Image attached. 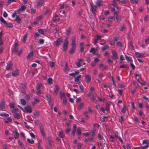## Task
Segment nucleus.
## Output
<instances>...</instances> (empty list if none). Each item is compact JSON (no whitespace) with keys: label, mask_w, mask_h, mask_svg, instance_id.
Here are the masks:
<instances>
[{"label":"nucleus","mask_w":149,"mask_h":149,"mask_svg":"<svg viewBox=\"0 0 149 149\" xmlns=\"http://www.w3.org/2000/svg\"><path fill=\"white\" fill-rule=\"evenodd\" d=\"M111 52L112 54V56L114 58L113 59H116L118 58L117 54L115 51L114 50H112Z\"/></svg>","instance_id":"2eb2a0df"},{"label":"nucleus","mask_w":149,"mask_h":149,"mask_svg":"<svg viewBox=\"0 0 149 149\" xmlns=\"http://www.w3.org/2000/svg\"><path fill=\"white\" fill-rule=\"evenodd\" d=\"M135 55L136 57H143L144 56L145 54L138 52L135 53Z\"/></svg>","instance_id":"9b49d317"},{"label":"nucleus","mask_w":149,"mask_h":149,"mask_svg":"<svg viewBox=\"0 0 149 149\" xmlns=\"http://www.w3.org/2000/svg\"><path fill=\"white\" fill-rule=\"evenodd\" d=\"M40 132L42 136L45 137V135L43 127L42 126H40Z\"/></svg>","instance_id":"dca6fc26"},{"label":"nucleus","mask_w":149,"mask_h":149,"mask_svg":"<svg viewBox=\"0 0 149 149\" xmlns=\"http://www.w3.org/2000/svg\"><path fill=\"white\" fill-rule=\"evenodd\" d=\"M59 90V88L58 85H56L55 86V89L54 90V92L57 94Z\"/></svg>","instance_id":"a878e982"},{"label":"nucleus","mask_w":149,"mask_h":149,"mask_svg":"<svg viewBox=\"0 0 149 149\" xmlns=\"http://www.w3.org/2000/svg\"><path fill=\"white\" fill-rule=\"evenodd\" d=\"M116 45L117 46H119L120 47H122V44L121 42H117L116 43Z\"/></svg>","instance_id":"4d7b16f0"},{"label":"nucleus","mask_w":149,"mask_h":149,"mask_svg":"<svg viewBox=\"0 0 149 149\" xmlns=\"http://www.w3.org/2000/svg\"><path fill=\"white\" fill-rule=\"evenodd\" d=\"M75 48L76 47H72V48H71L70 51V53L71 54H72L74 52L75 49Z\"/></svg>","instance_id":"4c0bfd02"},{"label":"nucleus","mask_w":149,"mask_h":149,"mask_svg":"<svg viewBox=\"0 0 149 149\" xmlns=\"http://www.w3.org/2000/svg\"><path fill=\"white\" fill-rule=\"evenodd\" d=\"M14 117L17 119H19L20 118V116L19 114L18 113H16L14 115Z\"/></svg>","instance_id":"c9c22d12"},{"label":"nucleus","mask_w":149,"mask_h":149,"mask_svg":"<svg viewBox=\"0 0 149 149\" xmlns=\"http://www.w3.org/2000/svg\"><path fill=\"white\" fill-rule=\"evenodd\" d=\"M33 55V51L32 50L31 52L29 53L27 56L26 58L27 60H29L31 57H32Z\"/></svg>","instance_id":"412c9836"},{"label":"nucleus","mask_w":149,"mask_h":149,"mask_svg":"<svg viewBox=\"0 0 149 149\" xmlns=\"http://www.w3.org/2000/svg\"><path fill=\"white\" fill-rule=\"evenodd\" d=\"M96 51V50L94 47H92L89 51L90 52L92 53L93 54H95Z\"/></svg>","instance_id":"c756f323"},{"label":"nucleus","mask_w":149,"mask_h":149,"mask_svg":"<svg viewBox=\"0 0 149 149\" xmlns=\"http://www.w3.org/2000/svg\"><path fill=\"white\" fill-rule=\"evenodd\" d=\"M20 102L23 105H25L26 104V102L25 100L24 99H21L20 100Z\"/></svg>","instance_id":"2f4dec72"},{"label":"nucleus","mask_w":149,"mask_h":149,"mask_svg":"<svg viewBox=\"0 0 149 149\" xmlns=\"http://www.w3.org/2000/svg\"><path fill=\"white\" fill-rule=\"evenodd\" d=\"M108 63L109 64H112L113 63V61L110 59L109 58L107 59Z\"/></svg>","instance_id":"3c124183"},{"label":"nucleus","mask_w":149,"mask_h":149,"mask_svg":"<svg viewBox=\"0 0 149 149\" xmlns=\"http://www.w3.org/2000/svg\"><path fill=\"white\" fill-rule=\"evenodd\" d=\"M49 64L50 67L52 68H53L54 66V63L53 62H49Z\"/></svg>","instance_id":"de8ad7c7"},{"label":"nucleus","mask_w":149,"mask_h":149,"mask_svg":"<svg viewBox=\"0 0 149 149\" xmlns=\"http://www.w3.org/2000/svg\"><path fill=\"white\" fill-rule=\"evenodd\" d=\"M16 2V1L15 0H8L7 2V3L8 5H9L12 2Z\"/></svg>","instance_id":"a18cd8bd"},{"label":"nucleus","mask_w":149,"mask_h":149,"mask_svg":"<svg viewBox=\"0 0 149 149\" xmlns=\"http://www.w3.org/2000/svg\"><path fill=\"white\" fill-rule=\"evenodd\" d=\"M81 143H77V148L78 149H80L81 148Z\"/></svg>","instance_id":"13d9d810"},{"label":"nucleus","mask_w":149,"mask_h":149,"mask_svg":"<svg viewBox=\"0 0 149 149\" xmlns=\"http://www.w3.org/2000/svg\"><path fill=\"white\" fill-rule=\"evenodd\" d=\"M0 20L1 22L3 23V24H6V22L2 17H0Z\"/></svg>","instance_id":"a19ab883"},{"label":"nucleus","mask_w":149,"mask_h":149,"mask_svg":"<svg viewBox=\"0 0 149 149\" xmlns=\"http://www.w3.org/2000/svg\"><path fill=\"white\" fill-rule=\"evenodd\" d=\"M114 18L113 17H109L108 18V20L109 22H111Z\"/></svg>","instance_id":"8fccbe9b"},{"label":"nucleus","mask_w":149,"mask_h":149,"mask_svg":"<svg viewBox=\"0 0 149 149\" xmlns=\"http://www.w3.org/2000/svg\"><path fill=\"white\" fill-rule=\"evenodd\" d=\"M90 10L93 14L95 15L96 14L97 6L95 5L93 3H90Z\"/></svg>","instance_id":"f257e3e1"},{"label":"nucleus","mask_w":149,"mask_h":149,"mask_svg":"<svg viewBox=\"0 0 149 149\" xmlns=\"http://www.w3.org/2000/svg\"><path fill=\"white\" fill-rule=\"evenodd\" d=\"M27 140L29 143L31 144L33 143L34 142V141L32 139H27Z\"/></svg>","instance_id":"79ce46f5"},{"label":"nucleus","mask_w":149,"mask_h":149,"mask_svg":"<svg viewBox=\"0 0 149 149\" xmlns=\"http://www.w3.org/2000/svg\"><path fill=\"white\" fill-rule=\"evenodd\" d=\"M0 111H4L5 109V102L4 101L1 102L0 104Z\"/></svg>","instance_id":"4468645a"},{"label":"nucleus","mask_w":149,"mask_h":149,"mask_svg":"<svg viewBox=\"0 0 149 149\" xmlns=\"http://www.w3.org/2000/svg\"><path fill=\"white\" fill-rule=\"evenodd\" d=\"M96 4L99 7L103 5V1L101 0H98L95 2Z\"/></svg>","instance_id":"1a4fd4ad"},{"label":"nucleus","mask_w":149,"mask_h":149,"mask_svg":"<svg viewBox=\"0 0 149 149\" xmlns=\"http://www.w3.org/2000/svg\"><path fill=\"white\" fill-rule=\"evenodd\" d=\"M76 38L75 37H72V47H76L75 45Z\"/></svg>","instance_id":"f3484780"},{"label":"nucleus","mask_w":149,"mask_h":149,"mask_svg":"<svg viewBox=\"0 0 149 149\" xmlns=\"http://www.w3.org/2000/svg\"><path fill=\"white\" fill-rule=\"evenodd\" d=\"M93 138H90L86 139L85 140V141L87 142L88 141H93Z\"/></svg>","instance_id":"49530a36"},{"label":"nucleus","mask_w":149,"mask_h":149,"mask_svg":"<svg viewBox=\"0 0 149 149\" xmlns=\"http://www.w3.org/2000/svg\"><path fill=\"white\" fill-rule=\"evenodd\" d=\"M71 28L69 27L66 31V35H69L70 34V33L71 31Z\"/></svg>","instance_id":"72a5a7b5"},{"label":"nucleus","mask_w":149,"mask_h":149,"mask_svg":"<svg viewBox=\"0 0 149 149\" xmlns=\"http://www.w3.org/2000/svg\"><path fill=\"white\" fill-rule=\"evenodd\" d=\"M69 70L68 67V64L67 63H65V67L64 69V71L65 72L67 73Z\"/></svg>","instance_id":"b1692460"},{"label":"nucleus","mask_w":149,"mask_h":149,"mask_svg":"<svg viewBox=\"0 0 149 149\" xmlns=\"http://www.w3.org/2000/svg\"><path fill=\"white\" fill-rule=\"evenodd\" d=\"M126 58L127 61L130 63L132 62V58L130 56H126Z\"/></svg>","instance_id":"bb28decb"},{"label":"nucleus","mask_w":149,"mask_h":149,"mask_svg":"<svg viewBox=\"0 0 149 149\" xmlns=\"http://www.w3.org/2000/svg\"><path fill=\"white\" fill-rule=\"evenodd\" d=\"M13 63L11 62H10L7 65V66L6 68V70H9L12 67L13 65Z\"/></svg>","instance_id":"ddd939ff"},{"label":"nucleus","mask_w":149,"mask_h":149,"mask_svg":"<svg viewBox=\"0 0 149 149\" xmlns=\"http://www.w3.org/2000/svg\"><path fill=\"white\" fill-rule=\"evenodd\" d=\"M0 116L2 117H8L9 115L8 114L5 113H0Z\"/></svg>","instance_id":"7c9ffc66"},{"label":"nucleus","mask_w":149,"mask_h":149,"mask_svg":"<svg viewBox=\"0 0 149 149\" xmlns=\"http://www.w3.org/2000/svg\"><path fill=\"white\" fill-rule=\"evenodd\" d=\"M81 77V75H79L76 76L74 79L75 82H76L77 84L80 83V82L79 81V79Z\"/></svg>","instance_id":"6e6552de"},{"label":"nucleus","mask_w":149,"mask_h":149,"mask_svg":"<svg viewBox=\"0 0 149 149\" xmlns=\"http://www.w3.org/2000/svg\"><path fill=\"white\" fill-rule=\"evenodd\" d=\"M145 42L146 43H147L148 42V44L149 43V36H148V37L146 38L145 39Z\"/></svg>","instance_id":"774afa93"},{"label":"nucleus","mask_w":149,"mask_h":149,"mask_svg":"<svg viewBox=\"0 0 149 149\" xmlns=\"http://www.w3.org/2000/svg\"><path fill=\"white\" fill-rule=\"evenodd\" d=\"M44 2V0H39L37 3V6L38 7H40L42 6Z\"/></svg>","instance_id":"a211bd4d"},{"label":"nucleus","mask_w":149,"mask_h":149,"mask_svg":"<svg viewBox=\"0 0 149 149\" xmlns=\"http://www.w3.org/2000/svg\"><path fill=\"white\" fill-rule=\"evenodd\" d=\"M18 43L17 42L15 43L13 45V52L14 53H15L18 51Z\"/></svg>","instance_id":"20e7f679"},{"label":"nucleus","mask_w":149,"mask_h":149,"mask_svg":"<svg viewBox=\"0 0 149 149\" xmlns=\"http://www.w3.org/2000/svg\"><path fill=\"white\" fill-rule=\"evenodd\" d=\"M38 32L41 34H43L44 33V31L42 29H40L38 30Z\"/></svg>","instance_id":"37998d69"},{"label":"nucleus","mask_w":149,"mask_h":149,"mask_svg":"<svg viewBox=\"0 0 149 149\" xmlns=\"http://www.w3.org/2000/svg\"><path fill=\"white\" fill-rule=\"evenodd\" d=\"M44 42V40L43 39H41L39 40V43L40 44H43Z\"/></svg>","instance_id":"bf43d9fd"},{"label":"nucleus","mask_w":149,"mask_h":149,"mask_svg":"<svg viewBox=\"0 0 149 149\" xmlns=\"http://www.w3.org/2000/svg\"><path fill=\"white\" fill-rule=\"evenodd\" d=\"M19 73V70L17 69L14 71L12 72V75L13 77H16L18 75Z\"/></svg>","instance_id":"9d476101"},{"label":"nucleus","mask_w":149,"mask_h":149,"mask_svg":"<svg viewBox=\"0 0 149 149\" xmlns=\"http://www.w3.org/2000/svg\"><path fill=\"white\" fill-rule=\"evenodd\" d=\"M85 79L86 80V82H89L91 80V76L88 74L86 75L85 76Z\"/></svg>","instance_id":"0eeeda50"},{"label":"nucleus","mask_w":149,"mask_h":149,"mask_svg":"<svg viewBox=\"0 0 149 149\" xmlns=\"http://www.w3.org/2000/svg\"><path fill=\"white\" fill-rule=\"evenodd\" d=\"M26 7L23 6V5H22L21 6V7L19 9L17 10V11H21L22 12L23 11H24L25 9H26Z\"/></svg>","instance_id":"c85d7f7f"},{"label":"nucleus","mask_w":149,"mask_h":149,"mask_svg":"<svg viewBox=\"0 0 149 149\" xmlns=\"http://www.w3.org/2000/svg\"><path fill=\"white\" fill-rule=\"evenodd\" d=\"M63 40L62 38H58L55 42V45L56 46H58L61 43H62Z\"/></svg>","instance_id":"423d86ee"},{"label":"nucleus","mask_w":149,"mask_h":149,"mask_svg":"<svg viewBox=\"0 0 149 149\" xmlns=\"http://www.w3.org/2000/svg\"><path fill=\"white\" fill-rule=\"evenodd\" d=\"M17 14L16 11H15L12 14V17L14 18L15 17V15Z\"/></svg>","instance_id":"e2e57ef3"},{"label":"nucleus","mask_w":149,"mask_h":149,"mask_svg":"<svg viewBox=\"0 0 149 149\" xmlns=\"http://www.w3.org/2000/svg\"><path fill=\"white\" fill-rule=\"evenodd\" d=\"M68 41L67 38L64 40L63 45V48L64 51H66L67 49L68 46Z\"/></svg>","instance_id":"f03ea898"},{"label":"nucleus","mask_w":149,"mask_h":149,"mask_svg":"<svg viewBox=\"0 0 149 149\" xmlns=\"http://www.w3.org/2000/svg\"><path fill=\"white\" fill-rule=\"evenodd\" d=\"M97 137L100 140H102L103 139V138L101 136L100 134H98L97 135Z\"/></svg>","instance_id":"680f3d73"},{"label":"nucleus","mask_w":149,"mask_h":149,"mask_svg":"<svg viewBox=\"0 0 149 149\" xmlns=\"http://www.w3.org/2000/svg\"><path fill=\"white\" fill-rule=\"evenodd\" d=\"M145 148V147H135L134 148L135 149H144Z\"/></svg>","instance_id":"6e6d98bb"},{"label":"nucleus","mask_w":149,"mask_h":149,"mask_svg":"<svg viewBox=\"0 0 149 149\" xmlns=\"http://www.w3.org/2000/svg\"><path fill=\"white\" fill-rule=\"evenodd\" d=\"M43 18V16L42 15L36 17V19L37 20H40L42 19Z\"/></svg>","instance_id":"5fc2aeb1"},{"label":"nucleus","mask_w":149,"mask_h":149,"mask_svg":"<svg viewBox=\"0 0 149 149\" xmlns=\"http://www.w3.org/2000/svg\"><path fill=\"white\" fill-rule=\"evenodd\" d=\"M22 52H23L22 49V48H21L19 50V52H18V53H17L18 55L19 56H20V55L22 53Z\"/></svg>","instance_id":"603ef678"},{"label":"nucleus","mask_w":149,"mask_h":149,"mask_svg":"<svg viewBox=\"0 0 149 149\" xmlns=\"http://www.w3.org/2000/svg\"><path fill=\"white\" fill-rule=\"evenodd\" d=\"M28 36L27 33H26L24 35L23 39V42L24 43H25L27 39V37Z\"/></svg>","instance_id":"393cba45"},{"label":"nucleus","mask_w":149,"mask_h":149,"mask_svg":"<svg viewBox=\"0 0 149 149\" xmlns=\"http://www.w3.org/2000/svg\"><path fill=\"white\" fill-rule=\"evenodd\" d=\"M97 98L99 101L100 102H102L105 100V99L104 98L101 99L99 97H98Z\"/></svg>","instance_id":"0e129e2a"},{"label":"nucleus","mask_w":149,"mask_h":149,"mask_svg":"<svg viewBox=\"0 0 149 149\" xmlns=\"http://www.w3.org/2000/svg\"><path fill=\"white\" fill-rule=\"evenodd\" d=\"M126 110V107L124 104L123 105V108L121 109V112L123 113H125Z\"/></svg>","instance_id":"f704fd0d"},{"label":"nucleus","mask_w":149,"mask_h":149,"mask_svg":"<svg viewBox=\"0 0 149 149\" xmlns=\"http://www.w3.org/2000/svg\"><path fill=\"white\" fill-rule=\"evenodd\" d=\"M120 18V17L118 15H116V22H118L119 19Z\"/></svg>","instance_id":"69168bd1"},{"label":"nucleus","mask_w":149,"mask_h":149,"mask_svg":"<svg viewBox=\"0 0 149 149\" xmlns=\"http://www.w3.org/2000/svg\"><path fill=\"white\" fill-rule=\"evenodd\" d=\"M88 113V111H86L84 112V113H83V114L85 116V117L86 118H88V116L87 115Z\"/></svg>","instance_id":"09e8293b"},{"label":"nucleus","mask_w":149,"mask_h":149,"mask_svg":"<svg viewBox=\"0 0 149 149\" xmlns=\"http://www.w3.org/2000/svg\"><path fill=\"white\" fill-rule=\"evenodd\" d=\"M95 131H96V130L95 128H93V129L92 130V137H93L94 136L95 133Z\"/></svg>","instance_id":"c03bdc74"},{"label":"nucleus","mask_w":149,"mask_h":149,"mask_svg":"<svg viewBox=\"0 0 149 149\" xmlns=\"http://www.w3.org/2000/svg\"><path fill=\"white\" fill-rule=\"evenodd\" d=\"M15 20L18 23L20 24L21 22V19L19 15H16Z\"/></svg>","instance_id":"6ab92c4d"},{"label":"nucleus","mask_w":149,"mask_h":149,"mask_svg":"<svg viewBox=\"0 0 149 149\" xmlns=\"http://www.w3.org/2000/svg\"><path fill=\"white\" fill-rule=\"evenodd\" d=\"M13 132L15 139H18L19 137V134L17 132V130L16 128L14 129L13 131Z\"/></svg>","instance_id":"39448f33"},{"label":"nucleus","mask_w":149,"mask_h":149,"mask_svg":"<svg viewBox=\"0 0 149 149\" xmlns=\"http://www.w3.org/2000/svg\"><path fill=\"white\" fill-rule=\"evenodd\" d=\"M42 85L41 84H39L37 87L36 89H40V88L41 87H42Z\"/></svg>","instance_id":"052dcab7"},{"label":"nucleus","mask_w":149,"mask_h":149,"mask_svg":"<svg viewBox=\"0 0 149 149\" xmlns=\"http://www.w3.org/2000/svg\"><path fill=\"white\" fill-rule=\"evenodd\" d=\"M45 97L48 101L49 104H50L51 102V97L50 95H47L45 96Z\"/></svg>","instance_id":"f8f14e48"},{"label":"nucleus","mask_w":149,"mask_h":149,"mask_svg":"<svg viewBox=\"0 0 149 149\" xmlns=\"http://www.w3.org/2000/svg\"><path fill=\"white\" fill-rule=\"evenodd\" d=\"M143 144H146V145L144 146H143V147H145V148H146V147H148L149 145V141L148 140H144L143 141V142H142Z\"/></svg>","instance_id":"aec40b11"},{"label":"nucleus","mask_w":149,"mask_h":149,"mask_svg":"<svg viewBox=\"0 0 149 149\" xmlns=\"http://www.w3.org/2000/svg\"><path fill=\"white\" fill-rule=\"evenodd\" d=\"M59 135L61 138H64L65 136V134L63 131L59 132Z\"/></svg>","instance_id":"5701e85b"},{"label":"nucleus","mask_w":149,"mask_h":149,"mask_svg":"<svg viewBox=\"0 0 149 149\" xmlns=\"http://www.w3.org/2000/svg\"><path fill=\"white\" fill-rule=\"evenodd\" d=\"M84 104V103L83 102L81 103L79 105L78 107V109L80 110L81 109L82 107H83V105Z\"/></svg>","instance_id":"58836bf2"},{"label":"nucleus","mask_w":149,"mask_h":149,"mask_svg":"<svg viewBox=\"0 0 149 149\" xmlns=\"http://www.w3.org/2000/svg\"><path fill=\"white\" fill-rule=\"evenodd\" d=\"M47 82L50 84H52L53 83V79L51 78H49L47 79Z\"/></svg>","instance_id":"473e14b6"},{"label":"nucleus","mask_w":149,"mask_h":149,"mask_svg":"<svg viewBox=\"0 0 149 149\" xmlns=\"http://www.w3.org/2000/svg\"><path fill=\"white\" fill-rule=\"evenodd\" d=\"M77 134L78 135H79L81 134V129L80 127H78L77 128Z\"/></svg>","instance_id":"e433bc0d"},{"label":"nucleus","mask_w":149,"mask_h":149,"mask_svg":"<svg viewBox=\"0 0 149 149\" xmlns=\"http://www.w3.org/2000/svg\"><path fill=\"white\" fill-rule=\"evenodd\" d=\"M7 26V27L9 28H11L13 27V25L11 23H6V24Z\"/></svg>","instance_id":"ea45409f"},{"label":"nucleus","mask_w":149,"mask_h":149,"mask_svg":"<svg viewBox=\"0 0 149 149\" xmlns=\"http://www.w3.org/2000/svg\"><path fill=\"white\" fill-rule=\"evenodd\" d=\"M79 73V72L78 70H76L74 71V72L69 74V75L71 76H74L78 74Z\"/></svg>","instance_id":"4be33fe9"},{"label":"nucleus","mask_w":149,"mask_h":149,"mask_svg":"<svg viewBox=\"0 0 149 149\" xmlns=\"http://www.w3.org/2000/svg\"><path fill=\"white\" fill-rule=\"evenodd\" d=\"M60 97L61 99L66 98L64 93L62 92L60 93Z\"/></svg>","instance_id":"cd10ccee"},{"label":"nucleus","mask_w":149,"mask_h":149,"mask_svg":"<svg viewBox=\"0 0 149 149\" xmlns=\"http://www.w3.org/2000/svg\"><path fill=\"white\" fill-rule=\"evenodd\" d=\"M3 16L4 17H7L8 14L5 11H4L3 12Z\"/></svg>","instance_id":"338daca9"},{"label":"nucleus","mask_w":149,"mask_h":149,"mask_svg":"<svg viewBox=\"0 0 149 149\" xmlns=\"http://www.w3.org/2000/svg\"><path fill=\"white\" fill-rule=\"evenodd\" d=\"M109 47V46L107 45H105L103 47H102V50L104 51L105 50L107 49Z\"/></svg>","instance_id":"864d4df0"},{"label":"nucleus","mask_w":149,"mask_h":149,"mask_svg":"<svg viewBox=\"0 0 149 149\" xmlns=\"http://www.w3.org/2000/svg\"><path fill=\"white\" fill-rule=\"evenodd\" d=\"M24 109V112H26L28 113H31L32 111L31 107L29 106L25 107Z\"/></svg>","instance_id":"7ed1b4c3"}]
</instances>
